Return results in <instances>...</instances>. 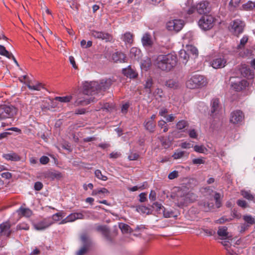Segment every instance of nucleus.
Wrapping results in <instances>:
<instances>
[{"label":"nucleus","mask_w":255,"mask_h":255,"mask_svg":"<svg viewBox=\"0 0 255 255\" xmlns=\"http://www.w3.org/2000/svg\"><path fill=\"white\" fill-rule=\"evenodd\" d=\"M227 228L226 227H220L217 232L218 235L222 237H226L228 236Z\"/></svg>","instance_id":"34"},{"label":"nucleus","mask_w":255,"mask_h":255,"mask_svg":"<svg viewBox=\"0 0 255 255\" xmlns=\"http://www.w3.org/2000/svg\"><path fill=\"white\" fill-rule=\"evenodd\" d=\"M203 231L207 236H211L215 234V232L211 229H203Z\"/></svg>","instance_id":"61"},{"label":"nucleus","mask_w":255,"mask_h":255,"mask_svg":"<svg viewBox=\"0 0 255 255\" xmlns=\"http://www.w3.org/2000/svg\"><path fill=\"white\" fill-rule=\"evenodd\" d=\"M129 106V105L128 103H126V104H124L122 106V109H121L122 113L124 114L127 113Z\"/></svg>","instance_id":"64"},{"label":"nucleus","mask_w":255,"mask_h":255,"mask_svg":"<svg viewBox=\"0 0 255 255\" xmlns=\"http://www.w3.org/2000/svg\"><path fill=\"white\" fill-rule=\"evenodd\" d=\"M177 57L173 53L161 54L154 60V65L158 69L166 72L171 70L176 65Z\"/></svg>","instance_id":"2"},{"label":"nucleus","mask_w":255,"mask_h":255,"mask_svg":"<svg viewBox=\"0 0 255 255\" xmlns=\"http://www.w3.org/2000/svg\"><path fill=\"white\" fill-rule=\"evenodd\" d=\"M187 52L189 54H192L195 57H197L198 55V51L197 49L192 45H188L187 46Z\"/></svg>","instance_id":"37"},{"label":"nucleus","mask_w":255,"mask_h":255,"mask_svg":"<svg viewBox=\"0 0 255 255\" xmlns=\"http://www.w3.org/2000/svg\"><path fill=\"white\" fill-rule=\"evenodd\" d=\"M206 84L207 80L203 76L195 74L187 81L186 85L188 88L194 89L203 87Z\"/></svg>","instance_id":"3"},{"label":"nucleus","mask_w":255,"mask_h":255,"mask_svg":"<svg viewBox=\"0 0 255 255\" xmlns=\"http://www.w3.org/2000/svg\"><path fill=\"white\" fill-rule=\"evenodd\" d=\"M244 114L239 110L233 111L230 114V123L236 125L241 124L244 120Z\"/></svg>","instance_id":"9"},{"label":"nucleus","mask_w":255,"mask_h":255,"mask_svg":"<svg viewBox=\"0 0 255 255\" xmlns=\"http://www.w3.org/2000/svg\"><path fill=\"white\" fill-rule=\"evenodd\" d=\"M112 59L114 62L122 63L127 61L126 55L122 52L117 51L114 53L112 56Z\"/></svg>","instance_id":"15"},{"label":"nucleus","mask_w":255,"mask_h":255,"mask_svg":"<svg viewBox=\"0 0 255 255\" xmlns=\"http://www.w3.org/2000/svg\"><path fill=\"white\" fill-rule=\"evenodd\" d=\"M152 79L151 78H148L145 81V84L144 85V87L148 93H151V88L152 87Z\"/></svg>","instance_id":"32"},{"label":"nucleus","mask_w":255,"mask_h":255,"mask_svg":"<svg viewBox=\"0 0 255 255\" xmlns=\"http://www.w3.org/2000/svg\"><path fill=\"white\" fill-rule=\"evenodd\" d=\"M158 126L161 128H163V131L166 132L168 130V127L165 121L163 120H161L158 122Z\"/></svg>","instance_id":"41"},{"label":"nucleus","mask_w":255,"mask_h":255,"mask_svg":"<svg viewBox=\"0 0 255 255\" xmlns=\"http://www.w3.org/2000/svg\"><path fill=\"white\" fill-rule=\"evenodd\" d=\"M90 34L96 39L105 40L106 42L111 41L113 39V36L111 34L102 31L91 30H90Z\"/></svg>","instance_id":"8"},{"label":"nucleus","mask_w":255,"mask_h":255,"mask_svg":"<svg viewBox=\"0 0 255 255\" xmlns=\"http://www.w3.org/2000/svg\"><path fill=\"white\" fill-rule=\"evenodd\" d=\"M120 228L124 233H128L129 230L130 229V227L125 224H121L120 225Z\"/></svg>","instance_id":"52"},{"label":"nucleus","mask_w":255,"mask_h":255,"mask_svg":"<svg viewBox=\"0 0 255 255\" xmlns=\"http://www.w3.org/2000/svg\"><path fill=\"white\" fill-rule=\"evenodd\" d=\"M49 158L46 156H42L40 158V162L42 164H46L49 162Z\"/></svg>","instance_id":"59"},{"label":"nucleus","mask_w":255,"mask_h":255,"mask_svg":"<svg viewBox=\"0 0 255 255\" xmlns=\"http://www.w3.org/2000/svg\"><path fill=\"white\" fill-rule=\"evenodd\" d=\"M248 40V36L247 35H244L241 39L240 44L237 46V48L239 49L244 48Z\"/></svg>","instance_id":"40"},{"label":"nucleus","mask_w":255,"mask_h":255,"mask_svg":"<svg viewBox=\"0 0 255 255\" xmlns=\"http://www.w3.org/2000/svg\"><path fill=\"white\" fill-rule=\"evenodd\" d=\"M201 206H202V209L205 211H208L213 209L214 205L213 203H204L201 204Z\"/></svg>","instance_id":"45"},{"label":"nucleus","mask_w":255,"mask_h":255,"mask_svg":"<svg viewBox=\"0 0 255 255\" xmlns=\"http://www.w3.org/2000/svg\"><path fill=\"white\" fill-rule=\"evenodd\" d=\"M81 240L83 242L84 246H88L89 244V237L86 234H83L81 236Z\"/></svg>","instance_id":"49"},{"label":"nucleus","mask_w":255,"mask_h":255,"mask_svg":"<svg viewBox=\"0 0 255 255\" xmlns=\"http://www.w3.org/2000/svg\"><path fill=\"white\" fill-rule=\"evenodd\" d=\"M194 195L192 193L183 192L179 191L177 194V205L179 207L187 205L188 203L192 202L194 199Z\"/></svg>","instance_id":"4"},{"label":"nucleus","mask_w":255,"mask_h":255,"mask_svg":"<svg viewBox=\"0 0 255 255\" xmlns=\"http://www.w3.org/2000/svg\"><path fill=\"white\" fill-rule=\"evenodd\" d=\"M226 64L227 61L223 56L215 58L212 61V66L215 69L223 68L226 66Z\"/></svg>","instance_id":"14"},{"label":"nucleus","mask_w":255,"mask_h":255,"mask_svg":"<svg viewBox=\"0 0 255 255\" xmlns=\"http://www.w3.org/2000/svg\"><path fill=\"white\" fill-rule=\"evenodd\" d=\"M211 115H213L220 109V103L218 98L213 99L211 103Z\"/></svg>","instance_id":"21"},{"label":"nucleus","mask_w":255,"mask_h":255,"mask_svg":"<svg viewBox=\"0 0 255 255\" xmlns=\"http://www.w3.org/2000/svg\"><path fill=\"white\" fill-rule=\"evenodd\" d=\"M185 152L184 151H176L172 155V157L174 159H178L182 158L185 154Z\"/></svg>","instance_id":"50"},{"label":"nucleus","mask_w":255,"mask_h":255,"mask_svg":"<svg viewBox=\"0 0 255 255\" xmlns=\"http://www.w3.org/2000/svg\"><path fill=\"white\" fill-rule=\"evenodd\" d=\"M188 126V123L186 121H179L176 124V128L178 129H182Z\"/></svg>","instance_id":"42"},{"label":"nucleus","mask_w":255,"mask_h":255,"mask_svg":"<svg viewBox=\"0 0 255 255\" xmlns=\"http://www.w3.org/2000/svg\"><path fill=\"white\" fill-rule=\"evenodd\" d=\"M166 86L170 88L177 89L180 87V84L176 80L170 79L166 81Z\"/></svg>","instance_id":"29"},{"label":"nucleus","mask_w":255,"mask_h":255,"mask_svg":"<svg viewBox=\"0 0 255 255\" xmlns=\"http://www.w3.org/2000/svg\"><path fill=\"white\" fill-rule=\"evenodd\" d=\"M139 157V154L136 152H130L128 156V159L129 160H135Z\"/></svg>","instance_id":"56"},{"label":"nucleus","mask_w":255,"mask_h":255,"mask_svg":"<svg viewBox=\"0 0 255 255\" xmlns=\"http://www.w3.org/2000/svg\"><path fill=\"white\" fill-rule=\"evenodd\" d=\"M17 230H28L29 229V226L28 224L25 223H22L17 225L16 228Z\"/></svg>","instance_id":"48"},{"label":"nucleus","mask_w":255,"mask_h":255,"mask_svg":"<svg viewBox=\"0 0 255 255\" xmlns=\"http://www.w3.org/2000/svg\"><path fill=\"white\" fill-rule=\"evenodd\" d=\"M242 7L246 10L255 9V1H249L247 3L244 4L242 5Z\"/></svg>","instance_id":"31"},{"label":"nucleus","mask_w":255,"mask_h":255,"mask_svg":"<svg viewBox=\"0 0 255 255\" xmlns=\"http://www.w3.org/2000/svg\"><path fill=\"white\" fill-rule=\"evenodd\" d=\"M196 9L199 14H202L209 13L211 8L209 2L203 0L197 4Z\"/></svg>","instance_id":"12"},{"label":"nucleus","mask_w":255,"mask_h":255,"mask_svg":"<svg viewBox=\"0 0 255 255\" xmlns=\"http://www.w3.org/2000/svg\"><path fill=\"white\" fill-rule=\"evenodd\" d=\"M238 205L242 208H245L247 207V203L245 200H238L237 202Z\"/></svg>","instance_id":"62"},{"label":"nucleus","mask_w":255,"mask_h":255,"mask_svg":"<svg viewBox=\"0 0 255 255\" xmlns=\"http://www.w3.org/2000/svg\"><path fill=\"white\" fill-rule=\"evenodd\" d=\"M47 176L53 180L55 179H59L63 177L62 173L59 171L48 172L47 173Z\"/></svg>","instance_id":"28"},{"label":"nucleus","mask_w":255,"mask_h":255,"mask_svg":"<svg viewBox=\"0 0 255 255\" xmlns=\"http://www.w3.org/2000/svg\"><path fill=\"white\" fill-rule=\"evenodd\" d=\"M249 83L246 80H241L232 83V88L236 91L239 92L244 90L248 87Z\"/></svg>","instance_id":"13"},{"label":"nucleus","mask_w":255,"mask_h":255,"mask_svg":"<svg viewBox=\"0 0 255 255\" xmlns=\"http://www.w3.org/2000/svg\"><path fill=\"white\" fill-rule=\"evenodd\" d=\"M141 42L144 46H150L152 44L151 36L148 33H145L141 39Z\"/></svg>","instance_id":"24"},{"label":"nucleus","mask_w":255,"mask_h":255,"mask_svg":"<svg viewBox=\"0 0 255 255\" xmlns=\"http://www.w3.org/2000/svg\"><path fill=\"white\" fill-rule=\"evenodd\" d=\"M205 161L203 157L199 158H195L192 160V163L193 164H204Z\"/></svg>","instance_id":"55"},{"label":"nucleus","mask_w":255,"mask_h":255,"mask_svg":"<svg viewBox=\"0 0 255 255\" xmlns=\"http://www.w3.org/2000/svg\"><path fill=\"white\" fill-rule=\"evenodd\" d=\"M2 156L7 160L13 161H18L21 159L20 156L15 152L4 154Z\"/></svg>","instance_id":"20"},{"label":"nucleus","mask_w":255,"mask_h":255,"mask_svg":"<svg viewBox=\"0 0 255 255\" xmlns=\"http://www.w3.org/2000/svg\"><path fill=\"white\" fill-rule=\"evenodd\" d=\"M17 109L12 105L0 106V120L10 118L16 114Z\"/></svg>","instance_id":"5"},{"label":"nucleus","mask_w":255,"mask_h":255,"mask_svg":"<svg viewBox=\"0 0 255 255\" xmlns=\"http://www.w3.org/2000/svg\"><path fill=\"white\" fill-rule=\"evenodd\" d=\"M91 101H93V100H88L85 99H82L81 98H78L74 103L75 106H85L91 103Z\"/></svg>","instance_id":"27"},{"label":"nucleus","mask_w":255,"mask_h":255,"mask_svg":"<svg viewBox=\"0 0 255 255\" xmlns=\"http://www.w3.org/2000/svg\"><path fill=\"white\" fill-rule=\"evenodd\" d=\"M184 25V22L181 19H173L169 21L166 24L168 30L178 32Z\"/></svg>","instance_id":"10"},{"label":"nucleus","mask_w":255,"mask_h":255,"mask_svg":"<svg viewBox=\"0 0 255 255\" xmlns=\"http://www.w3.org/2000/svg\"><path fill=\"white\" fill-rule=\"evenodd\" d=\"M179 174L178 172L176 170H174L171 172H170L168 176V178L172 180L175 178H176L178 177Z\"/></svg>","instance_id":"54"},{"label":"nucleus","mask_w":255,"mask_h":255,"mask_svg":"<svg viewBox=\"0 0 255 255\" xmlns=\"http://www.w3.org/2000/svg\"><path fill=\"white\" fill-rule=\"evenodd\" d=\"M152 207L155 210L158 214H162L164 209V206L157 202L153 203Z\"/></svg>","instance_id":"30"},{"label":"nucleus","mask_w":255,"mask_h":255,"mask_svg":"<svg viewBox=\"0 0 255 255\" xmlns=\"http://www.w3.org/2000/svg\"><path fill=\"white\" fill-rule=\"evenodd\" d=\"M112 84L113 81L110 78L102 79L100 82L98 81L85 82L83 86V92L87 95H95L99 92L109 89Z\"/></svg>","instance_id":"1"},{"label":"nucleus","mask_w":255,"mask_h":255,"mask_svg":"<svg viewBox=\"0 0 255 255\" xmlns=\"http://www.w3.org/2000/svg\"><path fill=\"white\" fill-rule=\"evenodd\" d=\"M179 57L183 60V63H186L189 58V53L186 50L181 49L179 51Z\"/></svg>","instance_id":"33"},{"label":"nucleus","mask_w":255,"mask_h":255,"mask_svg":"<svg viewBox=\"0 0 255 255\" xmlns=\"http://www.w3.org/2000/svg\"><path fill=\"white\" fill-rule=\"evenodd\" d=\"M18 215L19 217H29L32 214V211L29 208L23 207L19 208L17 211Z\"/></svg>","instance_id":"19"},{"label":"nucleus","mask_w":255,"mask_h":255,"mask_svg":"<svg viewBox=\"0 0 255 255\" xmlns=\"http://www.w3.org/2000/svg\"><path fill=\"white\" fill-rule=\"evenodd\" d=\"M98 230L102 232V233L105 238L108 239L109 236V231L106 227L103 226H100L98 227Z\"/></svg>","instance_id":"51"},{"label":"nucleus","mask_w":255,"mask_h":255,"mask_svg":"<svg viewBox=\"0 0 255 255\" xmlns=\"http://www.w3.org/2000/svg\"><path fill=\"white\" fill-rule=\"evenodd\" d=\"M231 25V31L235 35L238 36L243 32L245 24L240 19H236L232 22Z\"/></svg>","instance_id":"7"},{"label":"nucleus","mask_w":255,"mask_h":255,"mask_svg":"<svg viewBox=\"0 0 255 255\" xmlns=\"http://www.w3.org/2000/svg\"><path fill=\"white\" fill-rule=\"evenodd\" d=\"M43 184L41 182H36L34 184V189L36 191H40L43 188Z\"/></svg>","instance_id":"58"},{"label":"nucleus","mask_w":255,"mask_h":255,"mask_svg":"<svg viewBox=\"0 0 255 255\" xmlns=\"http://www.w3.org/2000/svg\"><path fill=\"white\" fill-rule=\"evenodd\" d=\"M26 85L31 90L40 91L41 89L44 88L43 84L39 82H36L35 84L29 82Z\"/></svg>","instance_id":"26"},{"label":"nucleus","mask_w":255,"mask_h":255,"mask_svg":"<svg viewBox=\"0 0 255 255\" xmlns=\"http://www.w3.org/2000/svg\"><path fill=\"white\" fill-rule=\"evenodd\" d=\"M194 150L199 153H204L207 151L206 148L204 145H196L194 146Z\"/></svg>","instance_id":"47"},{"label":"nucleus","mask_w":255,"mask_h":255,"mask_svg":"<svg viewBox=\"0 0 255 255\" xmlns=\"http://www.w3.org/2000/svg\"><path fill=\"white\" fill-rule=\"evenodd\" d=\"M140 54V50L136 47H132L130 50L129 56L134 60H138Z\"/></svg>","instance_id":"25"},{"label":"nucleus","mask_w":255,"mask_h":255,"mask_svg":"<svg viewBox=\"0 0 255 255\" xmlns=\"http://www.w3.org/2000/svg\"><path fill=\"white\" fill-rule=\"evenodd\" d=\"M215 19L211 15H206L202 17L199 20V26L205 30H209L212 28Z\"/></svg>","instance_id":"6"},{"label":"nucleus","mask_w":255,"mask_h":255,"mask_svg":"<svg viewBox=\"0 0 255 255\" xmlns=\"http://www.w3.org/2000/svg\"><path fill=\"white\" fill-rule=\"evenodd\" d=\"M0 54L5 56L9 59L11 58V56H12V53L9 52L7 50H6L5 48L3 46L0 45Z\"/></svg>","instance_id":"38"},{"label":"nucleus","mask_w":255,"mask_h":255,"mask_svg":"<svg viewBox=\"0 0 255 255\" xmlns=\"http://www.w3.org/2000/svg\"><path fill=\"white\" fill-rule=\"evenodd\" d=\"M64 212L61 211L52 215V218L54 221H58L60 220V218L64 217Z\"/></svg>","instance_id":"46"},{"label":"nucleus","mask_w":255,"mask_h":255,"mask_svg":"<svg viewBox=\"0 0 255 255\" xmlns=\"http://www.w3.org/2000/svg\"><path fill=\"white\" fill-rule=\"evenodd\" d=\"M123 73L125 76L130 78H135L137 75L135 71L133 69H131L130 66H129L127 68L123 69Z\"/></svg>","instance_id":"22"},{"label":"nucleus","mask_w":255,"mask_h":255,"mask_svg":"<svg viewBox=\"0 0 255 255\" xmlns=\"http://www.w3.org/2000/svg\"><path fill=\"white\" fill-rule=\"evenodd\" d=\"M88 247L84 246L79 251L77 252V255H84L87 251Z\"/></svg>","instance_id":"57"},{"label":"nucleus","mask_w":255,"mask_h":255,"mask_svg":"<svg viewBox=\"0 0 255 255\" xmlns=\"http://www.w3.org/2000/svg\"><path fill=\"white\" fill-rule=\"evenodd\" d=\"M83 213H85V211L78 213H73L69 215L67 217L69 222H72L78 219H84Z\"/></svg>","instance_id":"18"},{"label":"nucleus","mask_w":255,"mask_h":255,"mask_svg":"<svg viewBox=\"0 0 255 255\" xmlns=\"http://www.w3.org/2000/svg\"><path fill=\"white\" fill-rule=\"evenodd\" d=\"M220 194L218 193H216L214 195V199L216 201V206L217 208H220L221 206V202L220 200Z\"/></svg>","instance_id":"53"},{"label":"nucleus","mask_w":255,"mask_h":255,"mask_svg":"<svg viewBox=\"0 0 255 255\" xmlns=\"http://www.w3.org/2000/svg\"><path fill=\"white\" fill-rule=\"evenodd\" d=\"M11 224L7 221L0 224V240L3 237L4 239L9 237L11 233Z\"/></svg>","instance_id":"11"},{"label":"nucleus","mask_w":255,"mask_h":255,"mask_svg":"<svg viewBox=\"0 0 255 255\" xmlns=\"http://www.w3.org/2000/svg\"><path fill=\"white\" fill-rule=\"evenodd\" d=\"M241 195L246 199L249 200H252L255 201V197L250 193L247 191H242Z\"/></svg>","instance_id":"39"},{"label":"nucleus","mask_w":255,"mask_h":255,"mask_svg":"<svg viewBox=\"0 0 255 255\" xmlns=\"http://www.w3.org/2000/svg\"><path fill=\"white\" fill-rule=\"evenodd\" d=\"M72 98V96L68 95L64 97H56L55 100L56 101L62 102V103H68L69 102Z\"/></svg>","instance_id":"36"},{"label":"nucleus","mask_w":255,"mask_h":255,"mask_svg":"<svg viewBox=\"0 0 255 255\" xmlns=\"http://www.w3.org/2000/svg\"><path fill=\"white\" fill-rule=\"evenodd\" d=\"M53 224V222H49L47 219H45L33 225L34 228L37 230H42L49 227Z\"/></svg>","instance_id":"16"},{"label":"nucleus","mask_w":255,"mask_h":255,"mask_svg":"<svg viewBox=\"0 0 255 255\" xmlns=\"http://www.w3.org/2000/svg\"><path fill=\"white\" fill-rule=\"evenodd\" d=\"M180 146L182 148L186 149V148H190L193 147V145L190 142H182L180 144Z\"/></svg>","instance_id":"63"},{"label":"nucleus","mask_w":255,"mask_h":255,"mask_svg":"<svg viewBox=\"0 0 255 255\" xmlns=\"http://www.w3.org/2000/svg\"><path fill=\"white\" fill-rule=\"evenodd\" d=\"M143 126L146 130L150 132H153L156 128V123L155 121H149L146 119L143 123Z\"/></svg>","instance_id":"17"},{"label":"nucleus","mask_w":255,"mask_h":255,"mask_svg":"<svg viewBox=\"0 0 255 255\" xmlns=\"http://www.w3.org/2000/svg\"><path fill=\"white\" fill-rule=\"evenodd\" d=\"M162 214L165 218H171L176 216L172 210H168L165 208Z\"/></svg>","instance_id":"43"},{"label":"nucleus","mask_w":255,"mask_h":255,"mask_svg":"<svg viewBox=\"0 0 255 255\" xmlns=\"http://www.w3.org/2000/svg\"><path fill=\"white\" fill-rule=\"evenodd\" d=\"M243 219L249 226L255 223V219L251 215H245L243 216Z\"/></svg>","instance_id":"35"},{"label":"nucleus","mask_w":255,"mask_h":255,"mask_svg":"<svg viewBox=\"0 0 255 255\" xmlns=\"http://www.w3.org/2000/svg\"><path fill=\"white\" fill-rule=\"evenodd\" d=\"M122 38L126 44H131L133 41V35L129 32H127L122 36Z\"/></svg>","instance_id":"23"},{"label":"nucleus","mask_w":255,"mask_h":255,"mask_svg":"<svg viewBox=\"0 0 255 255\" xmlns=\"http://www.w3.org/2000/svg\"><path fill=\"white\" fill-rule=\"evenodd\" d=\"M168 113V110L166 108H161L159 112V115L163 117L164 118H165L166 116V114Z\"/></svg>","instance_id":"60"},{"label":"nucleus","mask_w":255,"mask_h":255,"mask_svg":"<svg viewBox=\"0 0 255 255\" xmlns=\"http://www.w3.org/2000/svg\"><path fill=\"white\" fill-rule=\"evenodd\" d=\"M95 175L96 177L103 181H106L108 179V177L102 174L101 170L97 169L95 171Z\"/></svg>","instance_id":"44"}]
</instances>
